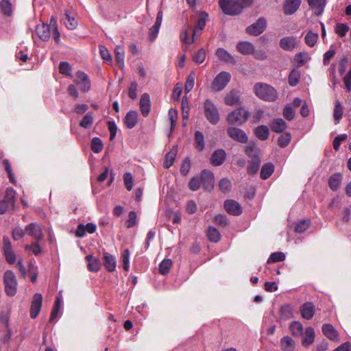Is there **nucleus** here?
<instances>
[{
  "label": "nucleus",
  "instance_id": "obj_17",
  "mask_svg": "<svg viewBox=\"0 0 351 351\" xmlns=\"http://www.w3.org/2000/svg\"><path fill=\"white\" fill-rule=\"evenodd\" d=\"M52 29L47 23L38 25L36 28V34L43 41H48L51 38Z\"/></svg>",
  "mask_w": 351,
  "mask_h": 351
},
{
  "label": "nucleus",
  "instance_id": "obj_32",
  "mask_svg": "<svg viewBox=\"0 0 351 351\" xmlns=\"http://www.w3.org/2000/svg\"><path fill=\"white\" fill-rule=\"evenodd\" d=\"M280 347L282 351H293L295 342L291 337L285 336L280 340Z\"/></svg>",
  "mask_w": 351,
  "mask_h": 351
},
{
  "label": "nucleus",
  "instance_id": "obj_49",
  "mask_svg": "<svg viewBox=\"0 0 351 351\" xmlns=\"http://www.w3.org/2000/svg\"><path fill=\"white\" fill-rule=\"evenodd\" d=\"M195 141L196 148L199 151H202L205 147L204 136L202 132L196 131L195 134Z\"/></svg>",
  "mask_w": 351,
  "mask_h": 351
},
{
  "label": "nucleus",
  "instance_id": "obj_51",
  "mask_svg": "<svg viewBox=\"0 0 351 351\" xmlns=\"http://www.w3.org/2000/svg\"><path fill=\"white\" fill-rule=\"evenodd\" d=\"M172 265V261L169 258L164 259L159 265V272L162 275H166L169 272Z\"/></svg>",
  "mask_w": 351,
  "mask_h": 351
},
{
  "label": "nucleus",
  "instance_id": "obj_29",
  "mask_svg": "<svg viewBox=\"0 0 351 351\" xmlns=\"http://www.w3.org/2000/svg\"><path fill=\"white\" fill-rule=\"evenodd\" d=\"M239 92L235 90H232L226 95L224 101L228 106H234L239 103Z\"/></svg>",
  "mask_w": 351,
  "mask_h": 351
},
{
  "label": "nucleus",
  "instance_id": "obj_16",
  "mask_svg": "<svg viewBox=\"0 0 351 351\" xmlns=\"http://www.w3.org/2000/svg\"><path fill=\"white\" fill-rule=\"evenodd\" d=\"M208 15L206 12H202L197 21V24L193 29V38L192 42H195V36L201 34V31L205 27L206 21Z\"/></svg>",
  "mask_w": 351,
  "mask_h": 351
},
{
  "label": "nucleus",
  "instance_id": "obj_8",
  "mask_svg": "<svg viewBox=\"0 0 351 351\" xmlns=\"http://www.w3.org/2000/svg\"><path fill=\"white\" fill-rule=\"evenodd\" d=\"M267 27L266 20L261 17L259 18L255 23L248 26L246 28V32L252 36H258L262 34Z\"/></svg>",
  "mask_w": 351,
  "mask_h": 351
},
{
  "label": "nucleus",
  "instance_id": "obj_30",
  "mask_svg": "<svg viewBox=\"0 0 351 351\" xmlns=\"http://www.w3.org/2000/svg\"><path fill=\"white\" fill-rule=\"evenodd\" d=\"M237 49L240 53L245 55L252 54L254 51V45L248 41L239 42L237 45Z\"/></svg>",
  "mask_w": 351,
  "mask_h": 351
},
{
  "label": "nucleus",
  "instance_id": "obj_2",
  "mask_svg": "<svg viewBox=\"0 0 351 351\" xmlns=\"http://www.w3.org/2000/svg\"><path fill=\"white\" fill-rule=\"evenodd\" d=\"M250 113L244 108H238L227 116L226 120L229 124L234 125H241L248 119Z\"/></svg>",
  "mask_w": 351,
  "mask_h": 351
},
{
  "label": "nucleus",
  "instance_id": "obj_63",
  "mask_svg": "<svg viewBox=\"0 0 351 351\" xmlns=\"http://www.w3.org/2000/svg\"><path fill=\"white\" fill-rule=\"evenodd\" d=\"M206 58V51L204 49H199L193 56V60L197 64L202 63Z\"/></svg>",
  "mask_w": 351,
  "mask_h": 351
},
{
  "label": "nucleus",
  "instance_id": "obj_6",
  "mask_svg": "<svg viewBox=\"0 0 351 351\" xmlns=\"http://www.w3.org/2000/svg\"><path fill=\"white\" fill-rule=\"evenodd\" d=\"M3 282L6 294L10 297L15 295L17 292V280L12 271L7 270L4 273Z\"/></svg>",
  "mask_w": 351,
  "mask_h": 351
},
{
  "label": "nucleus",
  "instance_id": "obj_46",
  "mask_svg": "<svg viewBox=\"0 0 351 351\" xmlns=\"http://www.w3.org/2000/svg\"><path fill=\"white\" fill-rule=\"evenodd\" d=\"M349 29L348 25L346 23H338L335 26V33L341 38L344 37Z\"/></svg>",
  "mask_w": 351,
  "mask_h": 351
},
{
  "label": "nucleus",
  "instance_id": "obj_35",
  "mask_svg": "<svg viewBox=\"0 0 351 351\" xmlns=\"http://www.w3.org/2000/svg\"><path fill=\"white\" fill-rule=\"evenodd\" d=\"M274 171V165L271 162H267L263 165L261 169L260 177L263 180L269 178Z\"/></svg>",
  "mask_w": 351,
  "mask_h": 351
},
{
  "label": "nucleus",
  "instance_id": "obj_60",
  "mask_svg": "<svg viewBox=\"0 0 351 351\" xmlns=\"http://www.w3.org/2000/svg\"><path fill=\"white\" fill-rule=\"evenodd\" d=\"M60 304H61V302H60V298H56L55 302L53 304V306L52 311L51 312L50 318H49L50 322H53L58 316V312H59L60 308Z\"/></svg>",
  "mask_w": 351,
  "mask_h": 351
},
{
  "label": "nucleus",
  "instance_id": "obj_59",
  "mask_svg": "<svg viewBox=\"0 0 351 351\" xmlns=\"http://www.w3.org/2000/svg\"><path fill=\"white\" fill-rule=\"evenodd\" d=\"M310 223L311 222L308 219L301 220L295 225V231L298 233H302L308 229Z\"/></svg>",
  "mask_w": 351,
  "mask_h": 351
},
{
  "label": "nucleus",
  "instance_id": "obj_26",
  "mask_svg": "<svg viewBox=\"0 0 351 351\" xmlns=\"http://www.w3.org/2000/svg\"><path fill=\"white\" fill-rule=\"evenodd\" d=\"M86 261L88 262L87 268L91 272H97L101 268L100 261L94 257L91 254H88L85 257Z\"/></svg>",
  "mask_w": 351,
  "mask_h": 351
},
{
  "label": "nucleus",
  "instance_id": "obj_61",
  "mask_svg": "<svg viewBox=\"0 0 351 351\" xmlns=\"http://www.w3.org/2000/svg\"><path fill=\"white\" fill-rule=\"evenodd\" d=\"M291 134L289 132H287L282 135H281L278 139V145L280 147H287L289 143L291 142Z\"/></svg>",
  "mask_w": 351,
  "mask_h": 351
},
{
  "label": "nucleus",
  "instance_id": "obj_10",
  "mask_svg": "<svg viewBox=\"0 0 351 351\" xmlns=\"http://www.w3.org/2000/svg\"><path fill=\"white\" fill-rule=\"evenodd\" d=\"M74 81L75 83L80 86V90L82 92L86 93L90 90L91 87V82L88 75L84 71H77Z\"/></svg>",
  "mask_w": 351,
  "mask_h": 351
},
{
  "label": "nucleus",
  "instance_id": "obj_40",
  "mask_svg": "<svg viewBox=\"0 0 351 351\" xmlns=\"http://www.w3.org/2000/svg\"><path fill=\"white\" fill-rule=\"evenodd\" d=\"M300 79V72L299 70L296 69H293L288 77V82L291 86H296Z\"/></svg>",
  "mask_w": 351,
  "mask_h": 351
},
{
  "label": "nucleus",
  "instance_id": "obj_21",
  "mask_svg": "<svg viewBox=\"0 0 351 351\" xmlns=\"http://www.w3.org/2000/svg\"><path fill=\"white\" fill-rule=\"evenodd\" d=\"M226 158V153L223 149H218L215 150L210 158V162L214 166L221 165Z\"/></svg>",
  "mask_w": 351,
  "mask_h": 351
},
{
  "label": "nucleus",
  "instance_id": "obj_18",
  "mask_svg": "<svg viewBox=\"0 0 351 351\" xmlns=\"http://www.w3.org/2000/svg\"><path fill=\"white\" fill-rule=\"evenodd\" d=\"M296 38L293 36L282 38L280 40V47L285 51H292L296 47Z\"/></svg>",
  "mask_w": 351,
  "mask_h": 351
},
{
  "label": "nucleus",
  "instance_id": "obj_1",
  "mask_svg": "<svg viewBox=\"0 0 351 351\" xmlns=\"http://www.w3.org/2000/svg\"><path fill=\"white\" fill-rule=\"evenodd\" d=\"M254 92L258 98L267 101H274L278 97L277 91L274 87L263 82L254 84Z\"/></svg>",
  "mask_w": 351,
  "mask_h": 351
},
{
  "label": "nucleus",
  "instance_id": "obj_39",
  "mask_svg": "<svg viewBox=\"0 0 351 351\" xmlns=\"http://www.w3.org/2000/svg\"><path fill=\"white\" fill-rule=\"evenodd\" d=\"M115 59L120 68L124 66L125 51L123 47L117 46L114 49Z\"/></svg>",
  "mask_w": 351,
  "mask_h": 351
},
{
  "label": "nucleus",
  "instance_id": "obj_24",
  "mask_svg": "<svg viewBox=\"0 0 351 351\" xmlns=\"http://www.w3.org/2000/svg\"><path fill=\"white\" fill-rule=\"evenodd\" d=\"M104 265L106 270L112 272L115 270L117 261L115 256L108 252L104 253Z\"/></svg>",
  "mask_w": 351,
  "mask_h": 351
},
{
  "label": "nucleus",
  "instance_id": "obj_12",
  "mask_svg": "<svg viewBox=\"0 0 351 351\" xmlns=\"http://www.w3.org/2000/svg\"><path fill=\"white\" fill-rule=\"evenodd\" d=\"M25 232L34 238L37 242H40L44 237L41 227L36 223H30L27 225L25 227Z\"/></svg>",
  "mask_w": 351,
  "mask_h": 351
},
{
  "label": "nucleus",
  "instance_id": "obj_34",
  "mask_svg": "<svg viewBox=\"0 0 351 351\" xmlns=\"http://www.w3.org/2000/svg\"><path fill=\"white\" fill-rule=\"evenodd\" d=\"M247 163V173L250 175H254L257 173V172L259 170L261 163V158H256V159L250 160Z\"/></svg>",
  "mask_w": 351,
  "mask_h": 351
},
{
  "label": "nucleus",
  "instance_id": "obj_55",
  "mask_svg": "<svg viewBox=\"0 0 351 351\" xmlns=\"http://www.w3.org/2000/svg\"><path fill=\"white\" fill-rule=\"evenodd\" d=\"M71 66L68 62H60L59 64L60 73L66 75L71 76Z\"/></svg>",
  "mask_w": 351,
  "mask_h": 351
},
{
  "label": "nucleus",
  "instance_id": "obj_7",
  "mask_svg": "<svg viewBox=\"0 0 351 351\" xmlns=\"http://www.w3.org/2000/svg\"><path fill=\"white\" fill-rule=\"evenodd\" d=\"M230 79L231 75L228 72H220L218 75H217L212 82V90L215 92L222 90L230 82Z\"/></svg>",
  "mask_w": 351,
  "mask_h": 351
},
{
  "label": "nucleus",
  "instance_id": "obj_64",
  "mask_svg": "<svg viewBox=\"0 0 351 351\" xmlns=\"http://www.w3.org/2000/svg\"><path fill=\"white\" fill-rule=\"evenodd\" d=\"M283 117L288 121H291L295 117V111L290 105H287L282 112Z\"/></svg>",
  "mask_w": 351,
  "mask_h": 351
},
{
  "label": "nucleus",
  "instance_id": "obj_13",
  "mask_svg": "<svg viewBox=\"0 0 351 351\" xmlns=\"http://www.w3.org/2000/svg\"><path fill=\"white\" fill-rule=\"evenodd\" d=\"M43 302V296L40 293H35L33 296V300L30 306V317L35 319L37 317Z\"/></svg>",
  "mask_w": 351,
  "mask_h": 351
},
{
  "label": "nucleus",
  "instance_id": "obj_9",
  "mask_svg": "<svg viewBox=\"0 0 351 351\" xmlns=\"http://www.w3.org/2000/svg\"><path fill=\"white\" fill-rule=\"evenodd\" d=\"M227 134L232 139L241 143H246L248 141L247 134L239 128L228 127Z\"/></svg>",
  "mask_w": 351,
  "mask_h": 351
},
{
  "label": "nucleus",
  "instance_id": "obj_20",
  "mask_svg": "<svg viewBox=\"0 0 351 351\" xmlns=\"http://www.w3.org/2000/svg\"><path fill=\"white\" fill-rule=\"evenodd\" d=\"M139 106L142 115L144 117H147L150 112L151 106L149 95L147 93H144L141 95Z\"/></svg>",
  "mask_w": 351,
  "mask_h": 351
},
{
  "label": "nucleus",
  "instance_id": "obj_54",
  "mask_svg": "<svg viewBox=\"0 0 351 351\" xmlns=\"http://www.w3.org/2000/svg\"><path fill=\"white\" fill-rule=\"evenodd\" d=\"M219 188L224 193L230 192L232 188L230 180L228 178H222L219 182Z\"/></svg>",
  "mask_w": 351,
  "mask_h": 351
},
{
  "label": "nucleus",
  "instance_id": "obj_50",
  "mask_svg": "<svg viewBox=\"0 0 351 351\" xmlns=\"http://www.w3.org/2000/svg\"><path fill=\"white\" fill-rule=\"evenodd\" d=\"M195 72L194 71H191L190 74L187 76L185 86H184V91L186 93H189L193 88L194 84H195Z\"/></svg>",
  "mask_w": 351,
  "mask_h": 351
},
{
  "label": "nucleus",
  "instance_id": "obj_48",
  "mask_svg": "<svg viewBox=\"0 0 351 351\" xmlns=\"http://www.w3.org/2000/svg\"><path fill=\"white\" fill-rule=\"evenodd\" d=\"M176 156V151L173 150V149L165 155V162L163 164L164 168L169 169L173 165L174 160H175Z\"/></svg>",
  "mask_w": 351,
  "mask_h": 351
},
{
  "label": "nucleus",
  "instance_id": "obj_42",
  "mask_svg": "<svg viewBox=\"0 0 351 351\" xmlns=\"http://www.w3.org/2000/svg\"><path fill=\"white\" fill-rule=\"evenodd\" d=\"M207 237L208 240L213 243L219 241L221 239V234L217 228L210 226L207 231Z\"/></svg>",
  "mask_w": 351,
  "mask_h": 351
},
{
  "label": "nucleus",
  "instance_id": "obj_57",
  "mask_svg": "<svg viewBox=\"0 0 351 351\" xmlns=\"http://www.w3.org/2000/svg\"><path fill=\"white\" fill-rule=\"evenodd\" d=\"M121 261L123 264V269L128 271L130 269V250L125 249L121 254Z\"/></svg>",
  "mask_w": 351,
  "mask_h": 351
},
{
  "label": "nucleus",
  "instance_id": "obj_47",
  "mask_svg": "<svg viewBox=\"0 0 351 351\" xmlns=\"http://www.w3.org/2000/svg\"><path fill=\"white\" fill-rule=\"evenodd\" d=\"M308 3L311 8L319 10L320 14L324 11L326 0H308Z\"/></svg>",
  "mask_w": 351,
  "mask_h": 351
},
{
  "label": "nucleus",
  "instance_id": "obj_52",
  "mask_svg": "<svg viewBox=\"0 0 351 351\" xmlns=\"http://www.w3.org/2000/svg\"><path fill=\"white\" fill-rule=\"evenodd\" d=\"M289 328L293 335L300 336L303 333L304 328L300 322H292L290 324Z\"/></svg>",
  "mask_w": 351,
  "mask_h": 351
},
{
  "label": "nucleus",
  "instance_id": "obj_37",
  "mask_svg": "<svg viewBox=\"0 0 351 351\" xmlns=\"http://www.w3.org/2000/svg\"><path fill=\"white\" fill-rule=\"evenodd\" d=\"M216 55L221 60L228 63H234V57L223 48H219L216 51Z\"/></svg>",
  "mask_w": 351,
  "mask_h": 351
},
{
  "label": "nucleus",
  "instance_id": "obj_56",
  "mask_svg": "<svg viewBox=\"0 0 351 351\" xmlns=\"http://www.w3.org/2000/svg\"><path fill=\"white\" fill-rule=\"evenodd\" d=\"M93 123V117L92 113L88 112L85 116H84L83 119L80 121L79 125L80 127L83 128H88Z\"/></svg>",
  "mask_w": 351,
  "mask_h": 351
},
{
  "label": "nucleus",
  "instance_id": "obj_11",
  "mask_svg": "<svg viewBox=\"0 0 351 351\" xmlns=\"http://www.w3.org/2000/svg\"><path fill=\"white\" fill-rule=\"evenodd\" d=\"M199 179L205 190L210 191L213 189L215 179L213 172L207 169L202 171Z\"/></svg>",
  "mask_w": 351,
  "mask_h": 351
},
{
  "label": "nucleus",
  "instance_id": "obj_15",
  "mask_svg": "<svg viewBox=\"0 0 351 351\" xmlns=\"http://www.w3.org/2000/svg\"><path fill=\"white\" fill-rule=\"evenodd\" d=\"M300 311L302 317L309 320L313 318L315 313V306L311 302H307L304 303L300 308Z\"/></svg>",
  "mask_w": 351,
  "mask_h": 351
},
{
  "label": "nucleus",
  "instance_id": "obj_45",
  "mask_svg": "<svg viewBox=\"0 0 351 351\" xmlns=\"http://www.w3.org/2000/svg\"><path fill=\"white\" fill-rule=\"evenodd\" d=\"M91 150L95 153H99L104 148L102 141L99 137H93L90 143Z\"/></svg>",
  "mask_w": 351,
  "mask_h": 351
},
{
  "label": "nucleus",
  "instance_id": "obj_62",
  "mask_svg": "<svg viewBox=\"0 0 351 351\" xmlns=\"http://www.w3.org/2000/svg\"><path fill=\"white\" fill-rule=\"evenodd\" d=\"M99 53L101 56V58L104 59V60L108 63L110 64L112 62V56L110 53H109L108 49L104 47L99 45Z\"/></svg>",
  "mask_w": 351,
  "mask_h": 351
},
{
  "label": "nucleus",
  "instance_id": "obj_23",
  "mask_svg": "<svg viewBox=\"0 0 351 351\" xmlns=\"http://www.w3.org/2000/svg\"><path fill=\"white\" fill-rule=\"evenodd\" d=\"M123 122L127 128H133L138 122V112L135 110H130L127 112Z\"/></svg>",
  "mask_w": 351,
  "mask_h": 351
},
{
  "label": "nucleus",
  "instance_id": "obj_58",
  "mask_svg": "<svg viewBox=\"0 0 351 351\" xmlns=\"http://www.w3.org/2000/svg\"><path fill=\"white\" fill-rule=\"evenodd\" d=\"M285 259V254L281 252L272 253L267 259V263H277Z\"/></svg>",
  "mask_w": 351,
  "mask_h": 351
},
{
  "label": "nucleus",
  "instance_id": "obj_19",
  "mask_svg": "<svg viewBox=\"0 0 351 351\" xmlns=\"http://www.w3.org/2000/svg\"><path fill=\"white\" fill-rule=\"evenodd\" d=\"M302 0H285L283 5L284 13L286 15L293 14L299 8Z\"/></svg>",
  "mask_w": 351,
  "mask_h": 351
},
{
  "label": "nucleus",
  "instance_id": "obj_27",
  "mask_svg": "<svg viewBox=\"0 0 351 351\" xmlns=\"http://www.w3.org/2000/svg\"><path fill=\"white\" fill-rule=\"evenodd\" d=\"M315 333L313 327L306 328L304 336L302 339V344L304 347H308L315 340Z\"/></svg>",
  "mask_w": 351,
  "mask_h": 351
},
{
  "label": "nucleus",
  "instance_id": "obj_43",
  "mask_svg": "<svg viewBox=\"0 0 351 351\" xmlns=\"http://www.w3.org/2000/svg\"><path fill=\"white\" fill-rule=\"evenodd\" d=\"M63 23L69 29H75L77 26V21L74 17L69 14L68 11L65 12V18L63 19Z\"/></svg>",
  "mask_w": 351,
  "mask_h": 351
},
{
  "label": "nucleus",
  "instance_id": "obj_31",
  "mask_svg": "<svg viewBox=\"0 0 351 351\" xmlns=\"http://www.w3.org/2000/svg\"><path fill=\"white\" fill-rule=\"evenodd\" d=\"M255 136L261 141H265L269 138V131L267 126L262 125L254 129Z\"/></svg>",
  "mask_w": 351,
  "mask_h": 351
},
{
  "label": "nucleus",
  "instance_id": "obj_38",
  "mask_svg": "<svg viewBox=\"0 0 351 351\" xmlns=\"http://www.w3.org/2000/svg\"><path fill=\"white\" fill-rule=\"evenodd\" d=\"M245 153L250 160L260 158V149L254 145H249L246 146Z\"/></svg>",
  "mask_w": 351,
  "mask_h": 351
},
{
  "label": "nucleus",
  "instance_id": "obj_5",
  "mask_svg": "<svg viewBox=\"0 0 351 351\" xmlns=\"http://www.w3.org/2000/svg\"><path fill=\"white\" fill-rule=\"evenodd\" d=\"M16 191L11 187L6 189L5 195L3 200L0 201V214L13 211L15 205Z\"/></svg>",
  "mask_w": 351,
  "mask_h": 351
},
{
  "label": "nucleus",
  "instance_id": "obj_25",
  "mask_svg": "<svg viewBox=\"0 0 351 351\" xmlns=\"http://www.w3.org/2000/svg\"><path fill=\"white\" fill-rule=\"evenodd\" d=\"M271 130L276 133L283 132L287 127V123L281 118L275 119L269 123Z\"/></svg>",
  "mask_w": 351,
  "mask_h": 351
},
{
  "label": "nucleus",
  "instance_id": "obj_41",
  "mask_svg": "<svg viewBox=\"0 0 351 351\" xmlns=\"http://www.w3.org/2000/svg\"><path fill=\"white\" fill-rule=\"evenodd\" d=\"M318 34L313 33L312 31H308L304 37L305 43L310 47L315 45L318 40Z\"/></svg>",
  "mask_w": 351,
  "mask_h": 351
},
{
  "label": "nucleus",
  "instance_id": "obj_36",
  "mask_svg": "<svg viewBox=\"0 0 351 351\" xmlns=\"http://www.w3.org/2000/svg\"><path fill=\"white\" fill-rule=\"evenodd\" d=\"M50 28L52 29L53 39L56 44H59L60 42V34L58 29L57 21L54 16L50 18L49 24Z\"/></svg>",
  "mask_w": 351,
  "mask_h": 351
},
{
  "label": "nucleus",
  "instance_id": "obj_44",
  "mask_svg": "<svg viewBox=\"0 0 351 351\" xmlns=\"http://www.w3.org/2000/svg\"><path fill=\"white\" fill-rule=\"evenodd\" d=\"M0 8L4 15L10 16L12 14V5L10 0H1Z\"/></svg>",
  "mask_w": 351,
  "mask_h": 351
},
{
  "label": "nucleus",
  "instance_id": "obj_14",
  "mask_svg": "<svg viewBox=\"0 0 351 351\" xmlns=\"http://www.w3.org/2000/svg\"><path fill=\"white\" fill-rule=\"evenodd\" d=\"M223 206L226 211L232 215H240L243 211L241 206L235 200H226Z\"/></svg>",
  "mask_w": 351,
  "mask_h": 351
},
{
  "label": "nucleus",
  "instance_id": "obj_4",
  "mask_svg": "<svg viewBox=\"0 0 351 351\" xmlns=\"http://www.w3.org/2000/svg\"><path fill=\"white\" fill-rule=\"evenodd\" d=\"M204 114L207 121L213 125H216L219 121V110L210 99H206L204 103Z\"/></svg>",
  "mask_w": 351,
  "mask_h": 351
},
{
  "label": "nucleus",
  "instance_id": "obj_22",
  "mask_svg": "<svg viewBox=\"0 0 351 351\" xmlns=\"http://www.w3.org/2000/svg\"><path fill=\"white\" fill-rule=\"evenodd\" d=\"M322 330L323 334L329 339L338 341L339 334L333 326L330 324H324L322 326Z\"/></svg>",
  "mask_w": 351,
  "mask_h": 351
},
{
  "label": "nucleus",
  "instance_id": "obj_33",
  "mask_svg": "<svg viewBox=\"0 0 351 351\" xmlns=\"http://www.w3.org/2000/svg\"><path fill=\"white\" fill-rule=\"evenodd\" d=\"M341 174L336 173L332 174L328 179V185L332 191H337L341 182Z\"/></svg>",
  "mask_w": 351,
  "mask_h": 351
},
{
  "label": "nucleus",
  "instance_id": "obj_3",
  "mask_svg": "<svg viewBox=\"0 0 351 351\" xmlns=\"http://www.w3.org/2000/svg\"><path fill=\"white\" fill-rule=\"evenodd\" d=\"M219 4L223 13L228 15L236 16L243 10V5L238 0H219Z\"/></svg>",
  "mask_w": 351,
  "mask_h": 351
},
{
  "label": "nucleus",
  "instance_id": "obj_53",
  "mask_svg": "<svg viewBox=\"0 0 351 351\" xmlns=\"http://www.w3.org/2000/svg\"><path fill=\"white\" fill-rule=\"evenodd\" d=\"M343 116V108L339 101H336L335 104V108L333 110V117L335 120L339 123V120Z\"/></svg>",
  "mask_w": 351,
  "mask_h": 351
},
{
  "label": "nucleus",
  "instance_id": "obj_28",
  "mask_svg": "<svg viewBox=\"0 0 351 351\" xmlns=\"http://www.w3.org/2000/svg\"><path fill=\"white\" fill-rule=\"evenodd\" d=\"M293 317V308L291 304H285L280 309V319L284 321Z\"/></svg>",
  "mask_w": 351,
  "mask_h": 351
}]
</instances>
